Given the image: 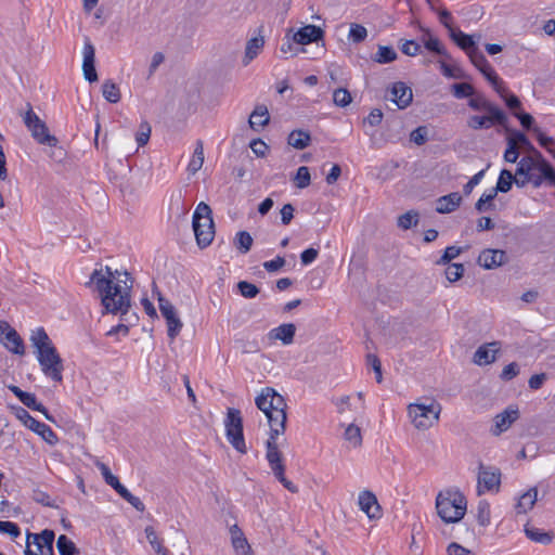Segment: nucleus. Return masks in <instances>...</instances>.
I'll list each match as a JSON object with an SVG mask.
<instances>
[{"instance_id": "obj_18", "label": "nucleus", "mask_w": 555, "mask_h": 555, "mask_svg": "<svg viewBox=\"0 0 555 555\" xmlns=\"http://www.w3.org/2000/svg\"><path fill=\"white\" fill-rule=\"evenodd\" d=\"M444 27L448 28L449 36L454 43L464 50L467 55L470 54V51L477 49L474 36L467 35L460 29H455L450 23H444Z\"/></svg>"}, {"instance_id": "obj_22", "label": "nucleus", "mask_w": 555, "mask_h": 555, "mask_svg": "<svg viewBox=\"0 0 555 555\" xmlns=\"http://www.w3.org/2000/svg\"><path fill=\"white\" fill-rule=\"evenodd\" d=\"M296 333V326L293 323H285L275 328H272L268 337L271 340H281L284 345L293 343Z\"/></svg>"}, {"instance_id": "obj_19", "label": "nucleus", "mask_w": 555, "mask_h": 555, "mask_svg": "<svg viewBox=\"0 0 555 555\" xmlns=\"http://www.w3.org/2000/svg\"><path fill=\"white\" fill-rule=\"evenodd\" d=\"M500 349L499 341H492L480 346L474 353V363L478 365L491 364L495 361V354Z\"/></svg>"}, {"instance_id": "obj_38", "label": "nucleus", "mask_w": 555, "mask_h": 555, "mask_svg": "<svg viewBox=\"0 0 555 555\" xmlns=\"http://www.w3.org/2000/svg\"><path fill=\"white\" fill-rule=\"evenodd\" d=\"M538 154V170L542 173L543 179L548 181L552 185H555V169L554 167L542 156Z\"/></svg>"}, {"instance_id": "obj_41", "label": "nucleus", "mask_w": 555, "mask_h": 555, "mask_svg": "<svg viewBox=\"0 0 555 555\" xmlns=\"http://www.w3.org/2000/svg\"><path fill=\"white\" fill-rule=\"evenodd\" d=\"M397 56L398 54L392 47L379 46L378 51L374 55L373 60L379 64H387L393 62Z\"/></svg>"}, {"instance_id": "obj_13", "label": "nucleus", "mask_w": 555, "mask_h": 555, "mask_svg": "<svg viewBox=\"0 0 555 555\" xmlns=\"http://www.w3.org/2000/svg\"><path fill=\"white\" fill-rule=\"evenodd\" d=\"M470 62L474 66L485 76V78L492 85V87H496V81L500 80L496 73L489 64L488 60L483 55L479 49H475L470 51L468 54Z\"/></svg>"}, {"instance_id": "obj_24", "label": "nucleus", "mask_w": 555, "mask_h": 555, "mask_svg": "<svg viewBox=\"0 0 555 555\" xmlns=\"http://www.w3.org/2000/svg\"><path fill=\"white\" fill-rule=\"evenodd\" d=\"M3 346L14 354L23 356L25 353V346L20 334L11 327L5 333L2 341Z\"/></svg>"}, {"instance_id": "obj_11", "label": "nucleus", "mask_w": 555, "mask_h": 555, "mask_svg": "<svg viewBox=\"0 0 555 555\" xmlns=\"http://www.w3.org/2000/svg\"><path fill=\"white\" fill-rule=\"evenodd\" d=\"M500 469L480 464L478 475V492H481V488H483L487 491H498L500 488Z\"/></svg>"}, {"instance_id": "obj_28", "label": "nucleus", "mask_w": 555, "mask_h": 555, "mask_svg": "<svg viewBox=\"0 0 555 555\" xmlns=\"http://www.w3.org/2000/svg\"><path fill=\"white\" fill-rule=\"evenodd\" d=\"M538 496V489L535 487L530 488L527 492H525L518 500L516 504V511L519 514H525L530 511L535 502Z\"/></svg>"}, {"instance_id": "obj_3", "label": "nucleus", "mask_w": 555, "mask_h": 555, "mask_svg": "<svg viewBox=\"0 0 555 555\" xmlns=\"http://www.w3.org/2000/svg\"><path fill=\"white\" fill-rule=\"evenodd\" d=\"M30 341L37 351V360L43 374L54 382H61L64 370L63 361L44 328L38 327L33 331Z\"/></svg>"}, {"instance_id": "obj_12", "label": "nucleus", "mask_w": 555, "mask_h": 555, "mask_svg": "<svg viewBox=\"0 0 555 555\" xmlns=\"http://www.w3.org/2000/svg\"><path fill=\"white\" fill-rule=\"evenodd\" d=\"M519 418V410L516 405L507 406L503 412L494 416V427L491 429L493 436H500L506 431L514 422Z\"/></svg>"}, {"instance_id": "obj_33", "label": "nucleus", "mask_w": 555, "mask_h": 555, "mask_svg": "<svg viewBox=\"0 0 555 555\" xmlns=\"http://www.w3.org/2000/svg\"><path fill=\"white\" fill-rule=\"evenodd\" d=\"M493 89L504 100V102L508 108H511V109L520 108V106H521L520 100L515 94L507 93V91L501 80L496 81V87H493Z\"/></svg>"}, {"instance_id": "obj_25", "label": "nucleus", "mask_w": 555, "mask_h": 555, "mask_svg": "<svg viewBox=\"0 0 555 555\" xmlns=\"http://www.w3.org/2000/svg\"><path fill=\"white\" fill-rule=\"evenodd\" d=\"M264 46V39L262 36L250 38L246 42L245 54L243 57V65L247 66L262 50Z\"/></svg>"}, {"instance_id": "obj_57", "label": "nucleus", "mask_w": 555, "mask_h": 555, "mask_svg": "<svg viewBox=\"0 0 555 555\" xmlns=\"http://www.w3.org/2000/svg\"><path fill=\"white\" fill-rule=\"evenodd\" d=\"M427 128L425 126H420L411 132L410 140L416 145H423L427 141Z\"/></svg>"}, {"instance_id": "obj_51", "label": "nucleus", "mask_w": 555, "mask_h": 555, "mask_svg": "<svg viewBox=\"0 0 555 555\" xmlns=\"http://www.w3.org/2000/svg\"><path fill=\"white\" fill-rule=\"evenodd\" d=\"M344 436H345V439L347 441H349L350 443H352L354 447L360 446L362 442L361 430L354 424H350L346 428Z\"/></svg>"}, {"instance_id": "obj_29", "label": "nucleus", "mask_w": 555, "mask_h": 555, "mask_svg": "<svg viewBox=\"0 0 555 555\" xmlns=\"http://www.w3.org/2000/svg\"><path fill=\"white\" fill-rule=\"evenodd\" d=\"M287 142L291 146L297 150H304L309 146L311 142L310 133L304 130H293L287 138Z\"/></svg>"}, {"instance_id": "obj_31", "label": "nucleus", "mask_w": 555, "mask_h": 555, "mask_svg": "<svg viewBox=\"0 0 555 555\" xmlns=\"http://www.w3.org/2000/svg\"><path fill=\"white\" fill-rule=\"evenodd\" d=\"M204 164V145L203 141L196 142L193 156L188 165V171L190 175H195Z\"/></svg>"}, {"instance_id": "obj_1", "label": "nucleus", "mask_w": 555, "mask_h": 555, "mask_svg": "<svg viewBox=\"0 0 555 555\" xmlns=\"http://www.w3.org/2000/svg\"><path fill=\"white\" fill-rule=\"evenodd\" d=\"M93 285L101 297L104 311L125 314L130 308L132 280L127 271L120 272L111 267L94 269L86 286Z\"/></svg>"}, {"instance_id": "obj_21", "label": "nucleus", "mask_w": 555, "mask_h": 555, "mask_svg": "<svg viewBox=\"0 0 555 555\" xmlns=\"http://www.w3.org/2000/svg\"><path fill=\"white\" fill-rule=\"evenodd\" d=\"M462 196L459 192H453L448 195L440 196L436 201V211L438 214H450L460 207Z\"/></svg>"}, {"instance_id": "obj_35", "label": "nucleus", "mask_w": 555, "mask_h": 555, "mask_svg": "<svg viewBox=\"0 0 555 555\" xmlns=\"http://www.w3.org/2000/svg\"><path fill=\"white\" fill-rule=\"evenodd\" d=\"M515 180L514 175L508 169H502L496 182V186L494 190V195H498L499 192L507 193L513 185V181Z\"/></svg>"}, {"instance_id": "obj_32", "label": "nucleus", "mask_w": 555, "mask_h": 555, "mask_svg": "<svg viewBox=\"0 0 555 555\" xmlns=\"http://www.w3.org/2000/svg\"><path fill=\"white\" fill-rule=\"evenodd\" d=\"M423 43L425 48L430 52L444 56L446 59H451L444 47L441 44L440 40L436 37H433L429 30H427L426 36L423 37Z\"/></svg>"}, {"instance_id": "obj_16", "label": "nucleus", "mask_w": 555, "mask_h": 555, "mask_svg": "<svg viewBox=\"0 0 555 555\" xmlns=\"http://www.w3.org/2000/svg\"><path fill=\"white\" fill-rule=\"evenodd\" d=\"M507 261L506 253L502 249H483L477 259L479 266L491 270L504 264Z\"/></svg>"}, {"instance_id": "obj_36", "label": "nucleus", "mask_w": 555, "mask_h": 555, "mask_svg": "<svg viewBox=\"0 0 555 555\" xmlns=\"http://www.w3.org/2000/svg\"><path fill=\"white\" fill-rule=\"evenodd\" d=\"M60 555H78L80 553L76 544L65 534H61L56 541Z\"/></svg>"}, {"instance_id": "obj_14", "label": "nucleus", "mask_w": 555, "mask_h": 555, "mask_svg": "<svg viewBox=\"0 0 555 555\" xmlns=\"http://www.w3.org/2000/svg\"><path fill=\"white\" fill-rule=\"evenodd\" d=\"M83 62H82V72L83 77L89 82L98 81V74L95 70V49L91 41L87 38L85 40L83 46Z\"/></svg>"}, {"instance_id": "obj_52", "label": "nucleus", "mask_w": 555, "mask_h": 555, "mask_svg": "<svg viewBox=\"0 0 555 555\" xmlns=\"http://www.w3.org/2000/svg\"><path fill=\"white\" fill-rule=\"evenodd\" d=\"M351 94L350 92L345 88H338L333 93V101L335 105L339 107H345L351 102Z\"/></svg>"}, {"instance_id": "obj_43", "label": "nucleus", "mask_w": 555, "mask_h": 555, "mask_svg": "<svg viewBox=\"0 0 555 555\" xmlns=\"http://www.w3.org/2000/svg\"><path fill=\"white\" fill-rule=\"evenodd\" d=\"M253 242V237L247 231L237 232L234 238V245L242 254L250 250Z\"/></svg>"}, {"instance_id": "obj_61", "label": "nucleus", "mask_w": 555, "mask_h": 555, "mask_svg": "<svg viewBox=\"0 0 555 555\" xmlns=\"http://www.w3.org/2000/svg\"><path fill=\"white\" fill-rule=\"evenodd\" d=\"M485 169L478 171L476 175H474L469 181L463 186V192L465 195H469L474 188L480 183L485 176Z\"/></svg>"}, {"instance_id": "obj_27", "label": "nucleus", "mask_w": 555, "mask_h": 555, "mask_svg": "<svg viewBox=\"0 0 555 555\" xmlns=\"http://www.w3.org/2000/svg\"><path fill=\"white\" fill-rule=\"evenodd\" d=\"M494 125H499V121L488 113L485 116L473 115L467 119V126L473 130L489 129Z\"/></svg>"}, {"instance_id": "obj_9", "label": "nucleus", "mask_w": 555, "mask_h": 555, "mask_svg": "<svg viewBox=\"0 0 555 555\" xmlns=\"http://www.w3.org/2000/svg\"><path fill=\"white\" fill-rule=\"evenodd\" d=\"M16 416L26 427L38 434L47 443L54 446L57 442V436L51 427L34 418L25 409L20 408Z\"/></svg>"}, {"instance_id": "obj_8", "label": "nucleus", "mask_w": 555, "mask_h": 555, "mask_svg": "<svg viewBox=\"0 0 555 555\" xmlns=\"http://www.w3.org/2000/svg\"><path fill=\"white\" fill-rule=\"evenodd\" d=\"M224 426L227 438L231 446L237 452L245 454L247 452V448L243 434V418L241 411L234 408H229Z\"/></svg>"}, {"instance_id": "obj_26", "label": "nucleus", "mask_w": 555, "mask_h": 555, "mask_svg": "<svg viewBox=\"0 0 555 555\" xmlns=\"http://www.w3.org/2000/svg\"><path fill=\"white\" fill-rule=\"evenodd\" d=\"M270 121V115L266 105H257L249 116V126L254 130L267 126Z\"/></svg>"}, {"instance_id": "obj_45", "label": "nucleus", "mask_w": 555, "mask_h": 555, "mask_svg": "<svg viewBox=\"0 0 555 555\" xmlns=\"http://www.w3.org/2000/svg\"><path fill=\"white\" fill-rule=\"evenodd\" d=\"M418 223V214L414 210H410L398 218V227L403 230H409L412 227H416Z\"/></svg>"}, {"instance_id": "obj_47", "label": "nucleus", "mask_w": 555, "mask_h": 555, "mask_svg": "<svg viewBox=\"0 0 555 555\" xmlns=\"http://www.w3.org/2000/svg\"><path fill=\"white\" fill-rule=\"evenodd\" d=\"M166 323H167L168 337L171 340H173L181 332L183 324H182L181 320L179 319V317L177 315V313L173 314L172 317L168 318L166 320Z\"/></svg>"}, {"instance_id": "obj_59", "label": "nucleus", "mask_w": 555, "mask_h": 555, "mask_svg": "<svg viewBox=\"0 0 555 555\" xmlns=\"http://www.w3.org/2000/svg\"><path fill=\"white\" fill-rule=\"evenodd\" d=\"M533 132L535 133L537 135V140L539 142V144L544 147V149H547V151L553 155V153H555V151L551 150L550 146L555 144V141L553 138L551 137H547L545 135L540 128L538 127H534L533 128Z\"/></svg>"}, {"instance_id": "obj_63", "label": "nucleus", "mask_w": 555, "mask_h": 555, "mask_svg": "<svg viewBox=\"0 0 555 555\" xmlns=\"http://www.w3.org/2000/svg\"><path fill=\"white\" fill-rule=\"evenodd\" d=\"M421 50V46L414 40H405L401 46L403 54L409 56H415Z\"/></svg>"}, {"instance_id": "obj_54", "label": "nucleus", "mask_w": 555, "mask_h": 555, "mask_svg": "<svg viewBox=\"0 0 555 555\" xmlns=\"http://www.w3.org/2000/svg\"><path fill=\"white\" fill-rule=\"evenodd\" d=\"M464 271L462 263H451L446 269V278L449 282H456L463 276Z\"/></svg>"}, {"instance_id": "obj_37", "label": "nucleus", "mask_w": 555, "mask_h": 555, "mask_svg": "<svg viewBox=\"0 0 555 555\" xmlns=\"http://www.w3.org/2000/svg\"><path fill=\"white\" fill-rule=\"evenodd\" d=\"M538 170V156H525L517 163L516 176H528Z\"/></svg>"}, {"instance_id": "obj_60", "label": "nucleus", "mask_w": 555, "mask_h": 555, "mask_svg": "<svg viewBox=\"0 0 555 555\" xmlns=\"http://www.w3.org/2000/svg\"><path fill=\"white\" fill-rule=\"evenodd\" d=\"M0 532L17 538L21 534L20 527L12 521L0 520Z\"/></svg>"}, {"instance_id": "obj_44", "label": "nucleus", "mask_w": 555, "mask_h": 555, "mask_svg": "<svg viewBox=\"0 0 555 555\" xmlns=\"http://www.w3.org/2000/svg\"><path fill=\"white\" fill-rule=\"evenodd\" d=\"M451 91L456 99L470 98L476 93L474 86L468 82L454 83Z\"/></svg>"}, {"instance_id": "obj_55", "label": "nucleus", "mask_w": 555, "mask_h": 555, "mask_svg": "<svg viewBox=\"0 0 555 555\" xmlns=\"http://www.w3.org/2000/svg\"><path fill=\"white\" fill-rule=\"evenodd\" d=\"M461 247L456 246H449L446 248L444 253L440 257L439 260L436 261V264H447L454 258H456L462 253Z\"/></svg>"}, {"instance_id": "obj_42", "label": "nucleus", "mask_w": 555, "mask_h": 555, "mask_svg": "<svg viewBox=\"0 0 555 555\" xmlns=\"http://www.w3.org/2000/svg\"><path fill=\"white\" fill-rule=\"evenodd\" d=\"M255 403L257 408L266 414L268 420L270 414L271 416L275 414V412L273 411L272 399L271 397L268 398V396H266L264 388L261 390L259 396L256 397Z\"/></svg>"}, {"instance_id": "obj_17", "label": "nucleus", "mask_w": 555, "mask_h": 555, "mask_svg": "<svg viewBox=\"0 0 555 555\" xmlns=\"http://www.w3.org/2000/svg\"><path fill=\"white\" fill-rule=\"evenodd\" d=\"M358 504L360 509L364 512L370 519H377L380 517V506L377 502L376 495L373 492L369 490L360 492Z\"/></svg>"}, {"instance_id": "obj_58", "label": "nucleus", "mask_w": 555, "mask_h": 555, "mask_svg": "<svg viewBox=\"0 0 555 555\" xmlns=\"http://www.w3.org/2000/svg\"><path fill=\"white\" fill-rule=\"evenodd\" d=\"M158 304L160 313L166 320L177 313L173 305L169 300L164 298L160 294L158 296Z\"/></svg>"}, {"instance_id": "obj_64", "label": "nucleus", "mask_w": 555, "mask_h": 555, "mask_svg": "<svg viewBox=\"0 0 555 555\" xmlns=\"http://www.w3.org/2000/svg\"><path fill=\"white\" fill-rule=\"evenodd\" d=\"M448 555H475L470 550L453 542L448 546Z\"/></svg>"}, {"instance_id": "obj_30", "label": "nucleus", "mask_w": 555, "mask_h": 555, "mask_svg": "<svg viewBox=\"0 0 555 555\" xmlns=\"http://www.w3.org/2000/svg\"><path fill=\"white\" fill-rule=\"evenodd\" d=\"M9 389L18 398V400L27 408L35 410L42 408V403L37 402L34 393L22 390L15 385H10Z\"/></svg>"}, {"instance_id": "obj_50", "label": "nucleus", "mask_w": 555, "mask_h": 555, "mask_svg": "<svg viewBox=\"0 0 555 555\" xmlns=\"http://www.w3.org/2000/svg\"><path fill=\"white\" fill-rule=\"evenodd\" d=\"M311 182V176L309 168L306 166H301L297 169L295 176V184L298 189L307 188Z\"/></svg>"}, {"instance_id": "obj_46", "label": "nucleus", "mask_w": 555, "mask_h": 555, "mask_svg": "<svg viewBox=\"0 0 555 555\" xmlns=\"http://www.w3.org/2000/svg\"><path fill=\"white\" fill-rule=\"evenodd\" d=\"M151 132H152L151 125L146 120H143L140 124L139 129L135 133V141L139 146H144L147 144L150 137H151Z\"/></svg>"}, {"instance_id": "obj_5", "label": "nucleus", "mask_w": 555, "mask_h": 555, "mask_svg": "<svg viewBox=\"0 0 555 555\" xmlns=\"http://www.w3.org/2000/svg\"><path fill=\"white\" fill-rule=\"evenodd\" d=\"M211 208L201 202L193 215V230L199 248L209 246L214 240L215 229Z\"/></svg>"}, {"instance_id": "obj_49", "label": "nucleus", "mask_w": 555, "mask_h": 555, "mask_svg": "<svg viewBox=\"0 0 555 555\" xmlns=\"http://www.w3.org/2000/svg\"><path fill=\"white\" fill-rule=\"evenodd\" d=\"M367 37V30L364 26L360 24H351L348 38L354 42L360 43L365 40Z\"/></svg>"}, {"instance_id": "obj_34", "label": "nucleus", "mask_w": 555, "mask_h": 555, "mask_svg": "<svg viewBox=\"0 0 555 555\" xmlns=\"http://www.w3.org/2000/svg\"><path fill=\"white\" fill-rule=\"evenodd\" d=\"M525 532L528 539L531 541L542 543V544H548L553 540V533L552 532H545L539 528L532 527V526H526Z\"/></svg>"}, {"instance_id": "obj_48", "label": "nucleus", "mask_w": 555, "mask_h": 555, "mask_svg": "<svg viewBox=\"0 0 555 555\" xmlns=\"http://www.w3.org/2000/svg\"><path fill=\"white\" fill-rule=\"evenodd\" d=\"M496 195H494V190L492 189L489 194H483L475 204V208L479 212H483L487 210L494 209V204L492 203Z\"/></svg>"}, {"instance_id": "obj_53", "label": "nucleus", "mask_w": 555, "mask_h": 555, "mask_svg": "<svg viewBox=\"0 0 555 555\" xmlns=\"http://www.w3.org/2000/svg\"><path fill=\"white\" fill-rule=\"evenodd\" d=\"M237 289L243 297L248 299L255 298L259 294V288L255 284L247 281L238 282Z\"/></svg>"}, {"instance_id": "obj_23", "label": "nucleus", "mask_w": 555, "mask_h": 555, "mask_svg": "<svg viewBox=\"0 0 555 555\" xmlns=\"http://www.w3.org/2000/svg\"><path fill=\"white\" fill-rule=\"evenodd\" d=\"M231 542L235 552L240 555H250V545L247 542L243 531L237 525H233L230 528Z\"/></svg>"}, {"instance_id": "obj_39", "label": "nucleus", "mask_w": 555, "mask_h": 555, "mask_svg": "<svg viewBox=\"0 0 555 555\" xmlns=\"http://www.w3.org/2000/svg\"><path fill=\"white\" fill-rule=\"evenodd\" d=\"M503 127L509 133V135L506 139V142L513 141L515 143V146H517V149L519 146H524L526 149L533 150L531 142L529 141V139L527 138V135L525 133H522L521 131H518V130H511L507 127V122Z\"/></svg>"}, {"instance_id": "obj_15", "label": "nucleus", "mask_w": 555, "mask_h": 555, "mask_svg": "<svg viewBox=\"0 0 555 555\" xmlns=\"http://www.w3.org/2000/svg\"><path fill=\"white\" fill-rule=\"evenodd\" d=\"M324 30L315 25H306L293 34V42L306 46L323 40Z\"/></svg>"}, {"instance_id": "obj_56", "label": "nucleus", "mask_w": 555, "mask_h": 555, "mask_svg": "<svg viewBox=\"0 0 555 555\" xmlns=\"http://www.w3.org/2000/svg\"><path fill=\"white\" fill-rule=\"evenodd\" d=\"M95 466L100 469L105 482L113 487L119 480L115 475L112 474L109 467L101 461L95 462Z\"/></svg>"}, {"instance_id": "obj_40", "label": "nucleus", "mask_w": 555, "mask_h": 555, "mask_svg": "<svg viewBox=\"0 0 555 555\" xmlns=\"http://www.w3.org/2000/svg\"><path fill=\"white\" fill-rule=\"evenodd\" d=\"M102 93L105 100L109 103H117L120 101V90L118 86L112 80H105L102 85Z\"/></svg>"}, {"instance_id": "obj_4", "label": "nucleus", "mask_w": 555, "mask_h": 555, "mask_svg": "<svg viewBox=\"0 0 555 555\" xmlns=\"http://www.w3.org/2000/svg\"><path fill=\"white\" fill-rule=\"evenodd\" d=\"M438 516L446 524H455L463 519L467 509V501L462 492L454 489L440 491L436 498Z\"/></svg>"}, {"instance_id": "obj_62", "label": "nucleus", "mask_w": 555, "mask_h": 555, "mask_svg": "<svg viewBox=\"0 0 555 555\" xmlns=\"http://www.w3.org/2000/svg\"><path fill=\"white\" fill-rule=\"evenodd\" d=\"M504 160L506 163H516L519 157V150L515 146L513 141L507 142V147L504 152Z\"/></svg>"}, {"instance_id": "obj_6", "label": "nucleus", "mask_w": 555, "mask_h": 555, "mask_svg": "<svg viewBox=\"0 0 555 555\" xmlns=\"http://www.w3.org/2000/svg\"><path fill=\"white\" fill-rule=\"evenodd\" d=\"M408 413L412 424L420 430H426L438 422L441 405L431 400L430 403H411L408 406Z\"/></svg>"}, {"instance_id": "obj_20", "label": "nucleus", "mask_w": 555, "mask_h": 555, "mask_svg": "<svg viewBox=\"0 0 555 555\" xmlns=\"http://www.w3.org/2000/svg\"><path fill=\"white\" fill-rule=\"evenodd\" d=\"M391 100L399 108L408 107L413 100L411 88L402 81L395 82L391 88Z\"/></svg>"}, {"instance_id": "obj_2", "label": "nucleus", "mask_w": 555, "mask_h": 555, "mask_svg": "<svg viewBox=\"0 0 555 555\" xmlns=\"http://www.w3.org/2000/svg\"><path fill=\"white\" fill-rule=\"evenodd\" d=\"M266 396L271 397L275 414L269 415L270 436L266 442V459L274 477L292 493H298L299 489L285 476V464L282 452L276 441L279 435H283L286 427V401L274 388L266 387Z\"/></svg>"}, {"instance_id": "obj_10", "label": "nucleus", "mask_w": 555, "mask_h": 555, "mask_svg": "<svg viewBox=\"0 0 555 555\" xmlns=\"http://www.w3.org/2000/svg\"><path fill=\"white\" fill-rule=\"evenodd\" d=\"M468 106L474 111H485L486 113L491 114L492 117L499 121V126H505L508 120L506 114L501 108L492 104L481 94L470 96Z\"/></svg>"}, {"instance_id": "obj_7", "label": "nucleus", "mask_w": 555, "mask_h": 555, "mask_svg": "<svg viewBox=\"0 0 555 555\" xmlns=\"http://www.w3.org/2000/svg\"><path fill=\"white\" fill-rule=\"evenodd\" d=\"M23 121L31 134V138L40 145L56 147L59 139L50 133L46 124L34 111L31 105L27 104V111L23 116Z\"/></svg>"}]
</instances>
